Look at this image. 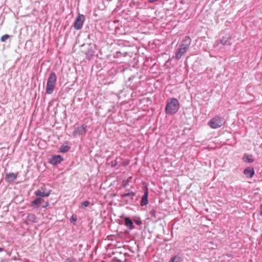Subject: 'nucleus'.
Segmentation results:
<instances>
[{"instance_id": "obj_1", "label": "nucleus", "mask_w": 262, "mask_h": 262, "mask_svg": "<svg viewBox=\"0 0 262 262\" xmlns=\"http://www.w3.org/2000/svg\"><path fill=\"white\" fill-rule=\"evenodd\" d=\"M180 104L178 100L176 98H171L167 100L165 107V112L169 115H173L179 110Z\"/></svg>"}, {"instance_id": "obj_2", "label": "nucleus", "mask_w": 262, "mask_h": 262, "mask_svg": "<svg viewBox=\"0 0 262 262\" xmlns=\"http://www.w3.org/2000/svg\"><path fill=\"white\" fill-rule=\"evenodd\" d=\"M190 44V39L186 38L182 40L179 47L176 52V58L180 59L182 56L187 52Z\"/></svg>"}, {"instance_id": "obj_3", "label": "nucleus", "mask_w": 262, "mask_h": 262, "mask_svg": "<svg viewBox=\"0 0 262 262\" xmlns=\"http://www.w3.org/2000/svg\"><path fill=\"white\" fill-rule=\"evenodd\" d=\"M56 81V76L55 73L53 72L50 74L47 81L46 87V91L48 94H51L53 93L55 83Z\"/></svg>"}, {"instance_id": "obj_4", "label": "nucleus", "mask_w": 262, "mask_h": 262, "mask_svg": "<svg viewBox=\"0 0 262 262\" xmlns=\"http://www.w3.org/2000/svg\"><path fill=\"white\" fill-rule=\"evenodd\" d=\"M225 121L222 117L216 116L212 118L208 123V125L212 128L215 129L221 127Z\"/></svg>"}, {"instance_id": "obj_5", "label": "nucleus", "mask_w": 262, "mask_h": 262, "mask_svg": "<svg viewBox=\"0 0 262 262\" xmlns=\"http://www.w3.org/2000/svg\"><path fill=\"white\" fill-rule=\"evenodd\" d=\"M86 125L83 124L80 126L76 128L73 132V136L74 137L81 135L84 136L86 133Z\"/></svg>"}, {"instance_id": "obj_6", "label": "nucleus", "mask_w": 262, "mask_h": 262, "mask_svg": "<svg viewBox=\"0 0 262 262\" xmlns=\"http://www.w3.org/2000/svg\"><path fill=\"white\" fill-rule=\"evenodd\" d=\"M84 20V16L83 14H79L73 25L74 29L76 30L81 29Z\"/></svg>"}, {"instance_id": "obj_7", "label": "nucleus", "mask_w": 262, "mask_h": 262, "mask_svg": "<svg viewBox=\"0 0 262 262\" xmlns=\"http://www.w3.org/2000/svg\"><path fill=\"white\" fill-rule=\"evenodd\" d=\"M45 188L41 187V189L38 190L35 192V194L38 197H48L51 194V190L45 192Z\"/></svg>"}, {"instance_id": "obj_8", "label": "nucleus", "mask_w": 262, "mask_h": 262, "mask_svg": "<svg viewBox=\"0 0 262 262\" xmlns=\"http://www.w3.org/2000/svg\"><path fill=\"white\" fill-rule=\"evenodd\" d=\"M63 160V158L59 155L53 156L50 159V163L53 165H57Z\"/></svg>"}, {"instance_id": "obj_9", "label": "nucleus", "mask_w": 262, "mask_h": 262, "mask_svg": "<svg viewBox=\"0 0 262 262\" xmlns=\"http://www.w3.org/2000/svg\"><path fill=\"white\" fill-rule=\"evenodd\" d=\"M148 189L147 188H145L144 194L142 197V199L141 201V205L145 206L148 204Z\"/></svg>"}, {"instance_id": "obj_10", "label": "nucleus", "mask_w": 262, "mask_h": 262, "mask_svg": "<svg viewBox=\"0 0 262 262\" xmlns=\"http://www.w3.org/2000/svg\"><path fill=\"white\" fill-rule=\"evenodd\" d=\"M231 37L230 36H223L220 40V42L223 45L230 46Z\"/></svg>"}, {"instance_id": "obj_11", "label": "nucleus", "mask_w": 262, "mask_h": 262, "mask_svg": "<svg viewBox=\"0 0 262 262\" xmlns=\"http://www.w3.org/2000/svg\"><path fill=\"white\" fill-rule=\"evenodd\" d=\"M244 173L247 177L252 178L254 174V170L253 168L247 167L244 170Z\"/></svg>"}, {"instance_id": "obj_12", "label": "nucleus", "mask_w": 262, "mask_h": 262, "mask_svg": "<svg viewBox=\"0 0 262 262\" xmlns=\"http://www.w3.org/2000/svg\"><path fill=\"white\" fill-rule=\"evenodd\" d=\"M17 178V174L13 172H10L6 175V180L8 182H12Z\"/></svg>"}, {"instance_id": "obj_13", "label": "nucleus", "mask_w": 262, "mask_h": 262, "mask_svg": "<svg viewBox=\"0 0 262 262\" xmlns=\"http://www.w3.org/2000/svg\"><path fill=\"white\" fill-rule=\"evenodd\" d=\"M243 160L245 162L248 163H252L254 161L252 155L249 154H245L243 156Z\"/></svg>"}, {"instance_id": "obj_14", "label": "nucleus", "mask_w": 262, "mask_h": 262, "mask_svg": "<svg viewBox=\"0 0 262 262\" xmlns=\"http://www.w3.org/2000/svg\"><path fill=\"white\" fill-rule=\"evenodd\" d=\"M43 202V200L37 196L34 201L31 202V206L36 205L38 206Z\"/></svg>"}, {"instance_id": "obj_15", "label": "nucleus", "mask_w": 262, "mask_h": 262, "mask_svg": "<svg viewBox=\"0 0 262 262\" xmlns=\"http://www.w3.org/2000/svg\"><path fill=\"white\" fill-rule=\"evenodd\" d=\"M182 258L181 257L176 255L170 259V262H182Z\"/></svg>"}, {"instance_id": "obj_16", "label": "nucleus", "mask_w": 262, "mask_h": 262, "mask_svg": "<svg viewBox=\"0 0 262 262\" xmlns=\"http://www.w3.org/2000/svg\"><path fill=\"white\" fill-rule=\"evenodd\" d=\"M70 147L68 146L62 145L59 151L61 152H66L69 150Z\"/></svg>"}, {"instance_id": "obj_17", "label": "nucleus", "mask_w": 262, "mask_h": 262, "mask_svg": "<svg viewBox=\"0 0 262 262\" xmlns=\"http://www.w3.org/2000/svg\"><path fill=\"white\" fill-rule=\"evenodd\" d=\"M9 37L10 36L8 34L4 35L1 37V41L2 42H5Z\"/></svg>"}, {"instance_id": "obj_18", "label": "nucleus", "mask_w": 262, "mask_h": 262, "mask_svg": "<svg viewBox=\"0 0 262 262\" xmlns=\"http://www.w3.org/2000/svg\"><path fill=\"white\" fill-rule=\"evenodd\" d=\"M125 223L127 226H132L133 225V222L132 221L128 218H126L125 220Z\"/></svg>"}, {"instance_id": "obj_19", "label": "nucleus", "mask_w": 262, "mask_h": 262, "mask_svg": "<svg viewBox=\"0 0 262 262\" xmlns=\"http://www.w3.org/2000/svg\"><path fill=\"white\" fill-rule=\"evenodd\" d=\"M131 178H132V177H130L128 180L123 181L122 185H123V187L126 188L128 185L129 179H130Z\"/></svg>"}, {"instance_id": "obj_20", "label": "nucleus", "mask_w": 262, "mask_h": 262, "mask_svg": "<svg viewBox=\"0 0 262 262\" xmlns=\"http://www.w3.org/2000/svg\"><path fill=\"white\" fill-rule=\"evenodd\" d=\"M84 207H88L90 205V202L88 201H84L81 204Z\"/></svg>"}, {"instance_id": "obj_21", "label": "nucleus", "mask_w": 262, "mask_h": 262, "mask_svg": "<svg viewBox=\"0 0 262 262\" xmlns=\"http://www.w3.org/2000/svg\"><path fill=\"white\" fill-rule=\"evenodd\" d=\"M150 214L152 216H154V217H156V211L155 209H152L150 211Z\"/></svg>"}, {"instance_id": "obj_22", "label": "nucleus", "mask_w": 262, "mask_h": 262, "mask_svg": "<svg viewBox=\"0 0 262 262\" xmlns=\"http://www.w3.org/2000/svg\"><path fill=\"white\" fill-rule=\"evenodd\" d=\"M130 194H131L130 193H124V194H122V196L123 197H125L126 196L129 195ZM132 195H134V194L133 193H132Z\"/></svg>"}, {"instance_id": "obj_23", "label": "nucleus", "mask_w": 262, "mask_h": 262, "mask_svg": "<svg viewBox=\"0 0 262 262\" xmlns=\"http://www.w3.org/2000/svg\"><path fill=\"white\" fill-rule=\"evenodd\" d=\"M260 215H262V204L260 206Z\"/></svg>"}, {"instance_id": "obj_24", "label": "nucleus", "mask_w": 262, "mask_h": 262, "mask_svg": "<svg viewBox=\"0 0 262 262\" xmlns=\"http://www.w3.org/2000/svg\"><path fill=\"white\" fill-rule=\"evenodd\" d=\"M48 205H49V203H48V202H46L45 203V206H43V207H47Z\"/></svg>"}, {"instance_id": "obj_25", "label": "nucleus", "mask_w": 262, "mask_h": 262, "mask_svg": "<svg viewBox=\"0 0 262 262\" xmlns=\"http://www.w3.org/2000/svg\"><path fill=\"white\" fill-rule=\"evenodd\" d=\"M158 0H148L150 3H153L157 1Z\"/></svg>"}, {"instance_id": "obj_26", "label": "nucleus", "mask_w": 262, "mask_h": 262, "mask_svg": "<svg viewBox=\"0 0 262 262\" xmlns=\"http://www.w3.org/2000/svg\"><path fill=\"white\" fill-rule=\"evenodd\" d=\"M66 262H71V260L70 258H68L66 259Z\"/></svg>"}, {"instance_id": "obj_27", "label": "nucleus", "mask_w": 262, "mask_h": 262, "mask_svg": "<svg viewBox=\"0 0 262 262\" xmlns=\"http://www.w3.org/2000/svg\"><path fill=\"white\" fill-rule=\"evenodd\" d=\"M71 219L73 220H74V221H76V218H75V219H74V218L73 217V216H72Z\"/></svg>"}, {"instance_id": "obj_28", "label": "nucleus", "mask_w": 262, "mask_h": 262, "mask_svg": "<svg viewBox=\"0 0 262 262\" xmlns=\"http://www.w3.org/2000/svg\"><path fill=\"white\" fill-rule=\"evenodd\" d=\"M3 251V249L0 247V252Z\"/></svg>"}, {"instance_id": "obj_29", "label": "nucleus", "mask_w": 262, "mask_h": 262, "mask_svg": "<svg viewBox=\"0 0 262 262\" xmlns=\"http://www.w3.org/2000/svg\"><path fill=\"white\" fill-rule=\"evenodd\" d=\"M31 216H32V218H34V215H32Z\"/></svg>"}]
</instances>
